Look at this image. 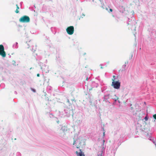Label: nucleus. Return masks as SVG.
<instances>
[{"label": "nucleus", "mask_w": 156, "mask_h": 156, "mask_svg": "<svg viewBox=\"0 0 156 156\" xmlns=\"http://www.w3.org/2000/svg\"><path fill=\"white\" fill-rule=\"evenodd\" d=\"M59 121H58L57 122V123H59Z\"/></svg>", "instance_id": "4be33fe9"}, {"label": "nucleus", "mask_w": 156, "mask_h": 156, "mask_svg": "<svg viewBox=\"0 0 156 156\" xmlns=\"http://www.w3.org/2000/svg\"><path fill=\"white\" fill-rule=\"evenodd\" d=\"M99 2V0H93V2L94 5H97Z\"/></svg>", "instance_id": "0eeeda50"}, {"label": "nucleus", "mask_w": 156, "mask_h": 156, "mask_svg": "<svg viewBox=\"0 0 156 156\" xmlns=\"http://www.w3.org/2000/svg\"><path fill=\"white\" fill-rule=\"evenodd\" d=\"M124 67H126V65H124Z\"/></svg>", "instance_id": "5701e85b"}, {"label": "nucleus", "mask_w": 156, "mask_h": 156, "mask_svg": "<svg viewBox=\"0 0 156 156\" xmlns=\"http://www.w3.org/2000/svg\"><path fill=\"white\" fill-rule=\"evenodd\" d=\"M37 76L38 77L40 76V74L39 73H38L37 74Z\"/></svg>", "instance_id": "2eb2a0df"}, {"label": "nucleus", "mask_w": 156, "mask_h": 156, "mask_svg": "<svg viewBox=\"0 0 156 156\" xmlns=\"http://www.w3.org/2000/svg\"><path fill=\"white\" fill-rule=\"evenodd\" d=\"M145 119L146 120H148V118L147 117V116H146L145 117Z\"/></svg>", "instance_id": "f8f14e48"}, {"label": "nucleus", "mask_w": 156, "mask_h": 156, "mask_svg": "<svg viewBox=\"0 0 156 156\" xmlns=\"http://www.w3.org/2000/svg\"><path fill=\"white\" fill-rule=\"evenodd\" d=\"M153 117L154 119H156V114L154 115Z\"/></svg>", "instance_id": "9d476101"}, {"label": "nucleus", "mask_w": 156, "mask_h": 156, "mask_svg": "<svg viewBox=\"0 0 156 156\" xmlns=\"http://www.w3.org/2000/svg\"><path fill=\"white\" fill-rule=\"evenodd\" d=\"M0 55L3 58L5 57L6 55V53L4 50V47L2 44L0 45Z\"/></svg>", "instance_id": "20e7f679"}, {"label": "nucleus", "mask_w": 156, "mask_h": 156, "mask_svg": "<svg viewBox=\"0 0 156 156\" xmlns=\"http://www.w3.org/2000/svg\"><path fill=\"white\" fill-rule=\"evenodd\" d=\"M112 82L111 85L115 89H119L120 86V83L118 81H115L114 79H112Z\"/></svg>", "instance_id": "7ed1b4c3"}, {"label": "nucleus", "mask_w": 156, "mask_h": 156, "mask_svg": "<svg viewBox=\"0 0 156 156\" xmlns=\"http://www.w3.org/2000/svg\"><path fill=\"white\" fill-rule=\"evenodd\" d=\"M32 91H33L34 92H35L36 91V90L34 89H32Z\"/></svg>", "instance_id": "ddd939ff"}, {"label": "nucleus", "mask_w": 156, "mask_h": 156, "mask_svg": "<svg viewBox=\"0 0 156 156\" xmlns=\"http://www.w3.org/2000/svg\"><path fill=\"white\" fill-rule=\"evenodd\" d=\"M103 154V152L102 151H98L97 156H102Z\"/></svg>", "instance_id": "6e6552de"}, {"label": "nucleus", "mask_w": 156, "mask_h": 156, "mask_svg": "<svg viewBox=\"0 0 156 156\" xmlns=\"http://www.w3.org/2000/svg\"><path fill=\"white\" fill-rule=\"evenodd\" d=\"M67 33L69 35L73 34L74 31V28L73 26H70L68 27L66 29Z\"/></svg>", "instance_id": "39448f33"}, {"label": "nucleus", "mask_w": 156, "mask_h": 156, "mask_svg": "<svg viewBox=\"0 0 156 156\" xmlns=\"http://www.w3.org/2000/svg\"><path fill=\"white\" fill-rule=\"evenodd\" d=\"M105 132H104L103 133V135L104 136H105Z\"/></svg>", "instance_id": "a211bd4d"}, {"label": "nucleus", "mask_w": 156, "mask_h": 156, "mask_svg": "<svg viewBox=\"0 0 156 156\" xmlns=\"http://www.w3.org/2000/svg\"><path fill=\"white\" fill-rule=\"evenodd\" d=\"M73 145L76 144L75 146L76 148H79L80 147H82V144L83 143L82 139L79 138H76V137H75L73 138Z\"/></svg>", "instance_id": "f257e3e1"}, {"label": "nucleus", "mask_w": 156, "mask_h": 156, "mask_svg": "<svg viewBox=\"0 0 156 156\" xmlns=\"http://www.w3.org/2000/svg\"><path fill=\"white\" fill-rule=\"evenodd\" d=\"M88 77H87L86 78V80H88Z\"/></svg>", "instance_id": "aec40b11"}, {"label": "nucleus", "mask_w": 156, "mask_h": 156, "mask_svg": "<svg viewBox=\"0 0 156 156\" xmlns=\"http://www.w3.org/2000/svg\"><path fill=\"white\" fill-rule=\"evenodd\" d=\"M110 11H111V12H112V9H109Z\"/></svg>", "instance_id": "dca6fc26"}, {"label": "nucleus", "mask_w": 156, "mask_h": 156, "mask_svg": "<svg viewBox=\"0 0 156 156\" xmlns=\"http://www.w3.org/2000/svg\"><path fill=\"white\" fill-rule=\"evenodd\" d=\"M105 142V140H103V144H104Z\"/></svg>", "instance_id": "6ab92c4d"}, {"label": "nucleus", "mask_w": 156, "mask_h": 156, "mask_svg": "<svg viewBox=\"0 0 156 156\" xmlns=\"http://www.w3.org/2000/svg\"><path fill=\"white\" fill-rule=\"evenodd\" d=\"M16 6L17 8L16 10L15 11V12L16 13H18L19 12V11L18 10V9H19V8L17 4L16 5Z\"/></svg>", "instance_id": "1a4fd4ad"}, {"label": "nucleus", "mask_w": 156, "mask_h": 156, "mask_svg": "<svg viewBox=\"0 0 156 156\" xmlns=\"http://www.w3.org/2000/svg\"><path fill=\"white\" fill-rule=\"evenodd\" d=\"M153 142L156 147V143L153 139Z\"/></svg>", "instance_id": "9b49d317"}, {"label": "nucleus", "mask_w": 156, "mask_h": 156, "mask_svg": "<svg viewBox=\"0 0 156 156\" xmlns=\"http://www.w3.org/2000/svg\"><path fill=\"white\" fill-rule=\"evenodd\" d=\"M113 79H115V76H114H114H113Z\"/></svg>", "instance_id": "f3484780"}, {"label": "nucleus", "mask_w": 156, "mask_h": 156, "mask_svg": "<svg viewBox=\"0 0 156 156\" xmlns=\"http://www.w3.org/2000/svg\"><path fill=\"white\" fill-rule=\"evenodd\" d=\"M78 156H85L84 155L81 149L80 150V151L78 153L77 151L76 152Z\"/></svg>", "instance_id": "423d86ee"}, {"label": "nucleus", "mask_w": 156, "mask_h": 156, "mask_svg": "<svg viewBox=\"0 0 156 156\" xmlns=\"http://www.w3.org/2000/svg\"><path fill=\"white\" fill-rule=\"evenodd\" d=\"M100 66H101V69H103V67H102V65H100Z\"/></svg>", "instance_id": "4468645a"}, {"label": "nucleus", "mask_w": 156, "mask_h": 156, "mask_svg": "<svg viewBox=\"0 0 156 156\" xmlns=\"http://www.w3.org/2000/svg\"><path fill=\"white\" fill-rule=\"evenodd\" d=\"M19 21L21 23H27L30 22V18L27 16H24L21 17L19 19Z\"/></svg>", "instance_id": "f03ea898"}, {"label": "nucleus", "mask_w": 156, "mask_h": 156, "mask_svg": "<svg viewBox=\"0 0 156 156\" xmlns=\"http://www.w3.org/2000/svg\"><path fill=\"white\" fill-rule=\"evenodd\" d=\"M149 140H151V138L149 139Z\"/></svg>", "instance_id": "412c9836"}]
</instances>
